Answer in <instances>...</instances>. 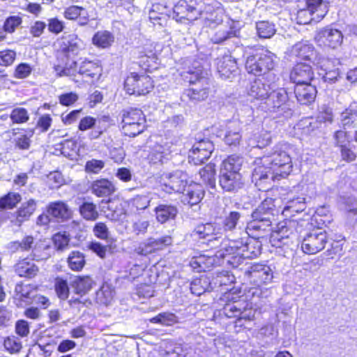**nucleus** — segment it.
<instances>
[{"label":"nucleus","mask_w":357,"mask_h":357,"mask_svg":"<svg viewBox=\"0 0 357 357\" xmlns=\"http://www.w3.org/2000/svg\"><path fill=\"white\" fill-rule=\"evenodd\" d=\"M255 165L252 178L259 186L285 178L292 170L290 155L279 146H276L273 152L256 158Z\"/></svg>","instance_id":"f257e3e1"},{"label":"nucleus","mask_w":357,"mask_h":357,"mask_svg":"<svg viewBox=\"0 0 357 357\" xmlns=\"http://www.w3.org/2000/svg\"><path fill=\"white\" fill-rule=\"evenodd\" d=\"M242 158L229 156L223 160L220 172L219 183L227 192H235L243 186L242 176L240 173Z\"/></svg>","instance_id":"f03ea898"},{"label":"nucleus","mask_w":357,"mask_h":357,"mask_svg":"<svg viewBox=\"0 0 357 357\" xmlns=\"http://www.w3.org/2000/svg\"><path fill=\"white\" fill-rule=\"evenodd\" d=\"M54 70L59 77H75L78 73L85 78L98 79L101 75L102 69L98 61L84 60L79 65L77 62L72 61L65 67L56 66Z\"/></svg>","instance_id":"7ed1b4c3"},{"label":"nucleus","mask_w":357,"mask_h":357,"mask_svg":"<svg viewBox=\"0 0 357 357\" xmlns=\"http://www.w3.org/2000/svg\"><path fill=\"white\" fill-rule=\"evenodd\" d=\"M275 54L268 50L256 52L247 58L245 68L248 73L273 78L274 74L271 71L275 66Z\"/></svg>","instance_id":"20e7f679"},{"label":"nucleus","mask_w":357,"mask_h":357,"mask_svg":"<svg viewBox=\"0 0 357 357\" xmlns=\"http://www.w3.org/2000/svg\"><path fill=\"white\" fill-rule=\"evenodd\" d=\"M186 172L176 169L163 172L158 178L161 190L167 193H183L189 183Z\"/></svg>","instance_id":"39448f33"},{"label":"nucleus","mask_w":357,"mask_h":357,"mask_svg":"<svg viewBox=\"0 0 357 357\" xmlns=\"http://www.w3.org/2000/svg\"><path fill=\"white\" fill-rule=\"evenodd\" d=\"M190 77L185 76L188 79L190 84H194L195 86L188 89L186 94L192 100L201 101L205 100L209 93V87L207 79L204 78V72L199 66H193L187 72Z\"/></svg>","instance_id":"423d86ee"},{"label":"nucleus","mask_w":357,"mask_h":357,"mask_svg":"<svg viewBox=\"0 0 357 357\" xmlns=\"http://www.w3.org/2000/svg\"><path fill=\"white\" fill-rule=\"evenodd\" d=\"M264 105L267 111L279 116H289L291 114L288 94L284 88L270 91Z\"/></svg>","instance_id":"0eeeda50"},{"label":"nucleus","mask_w":357,"mask_h":357,"mask_svg":"<svg viewBox=\"0 0 357 357\" xmlns=\"http://www.w3.org/2000/svg\"><path fill=\"white\" fill-rule=\"evenodd\" d=\"M122 123L123 132L129 137H135L144 130L145 116L141 109L132 108L123 114Z\"/></svg>","instance_id":"6e6552de"},{"label":"nucleus","mask_w":357,"mask_h":357,"mask_svg":"<svg viewBox=\"0 0 357 357\" xmlns=\"http://www.w3.org/2000/svg\"><path fill=\"white\" fill-rule=\"evenodd\" d=\"M151 78L144 74L138 75L131 73L124 82V88L126 92L130 95L137 96L149 93L153 89Z\"/></svg>","instance_id":"1a4fd4ad"},{"label":"nucleus","mask_w":357,"mask_h":357,"mask_svg":"<svg viewBox=\"0 0 357 357\" xmlns=\"http://www.w3.org/2000/svg\"><path fill=\"white\" fill-rule=\"evenodd\" d=\"M195 140L188 153V162L195 165H199L210 158L214 150V145L207 138L196 137Z\"/></svg>","instance_id":"9d476101"},{"label":"nucleus","mask_w":357,"mask_h":357,"mask_svg":"<svg viewBox=\"0 0 357 357\" xmlns=\"http://www.w3.org/2000/svg\"><path fill=\"white\" fill-rule=\"evenodd\" d=\"M248 280L256 287L270 284L273 278L271 268L265 264H252L245 272Z\"/></svg>","instance_id":"9b49d317"},{"label":"nucleus","mask_w":357,"mask_h":357,"mask_svg":"<svg viewBox=\"0 0 357 357\" xmlns=\"http://www.w3.org/2000/svg\"><path fill=\"white\" fill-rule=\"evenodd\" d=\"M328 242L326 231L316 229L307 234L303 239L301 249L304 253L314 255L321 251Z\"/></svg>","instance_id":"f8f14e48"},{"label":"nucleus","mask_w":357,"mask_h":357,"mask_svg":"<svg viewBox=\"0 0 357 357\" xmlns=\"http://www.w3.org/2000/svg\"><path fill=\"white\" fill-rule=\"evenodd\" d=\"M315 40L319 46L336 49L342 43L343 34L338 29L326 26L317 31Z\"/></svg>","instance_id":"ddd939ff"},{"label":"nucleus","mask_w":357,"mask_h":357,"mask_svg":"<svg viewBox=\"0 0 357 357\" xmlns=\"http://www.w3.org/2000/svg\"><path fill=\"white\" fill-rule=\"evenodd\" d=\"M203 5L195 0H179L174 6V13L180 19L195 20L202 14Z\"/></svg>","instance_id":"4468645a"},{"label":"nucleus","mask_w":357,"mask_h":357,"mask_svg":"<svg viewBox=\"0 0 357 357\" xmlns=\"http://www.w3.org/2000/svg\"><path fill=\"white\" fill-rule=\"evenodd\" d=\"M237 24V22L227 20L223 24L213 29L210 33L211 40L213 43L219 44L231 38L238 37L240 30Z\"/></svg>","instance_id":"2eb2a0df"},{"label":"nucleus","mask_w":357,"mask_h":357,"mask_svg":"<svg viewBox=\"0 0 357 357\" xmlns=\"http://www.w3.org/2000/svg\"><path fill=\"white\" fill-rule=\"evenodd\" d=\"M172 143L166 138L157 137L155 144L151 146L148 160L150 163L158 164L163 163L165 160L169 159L172 152Z\"/></svg>","instance_id":"dca6fc26"},{"label":"nucleus","mask_w":357,"mask_h":357,"mask_svg":"<svg viewBox=\"0 0 357 357\" xmlns=\"http://www.w3.org/2000/svg\"><path fill=\"white\" fill-rule=\"evenodd\" d=\"M172 238L169 236H162L158 238H150L142 242L135 248L138 255L146 256L158 250H160L172 244Z\"/></svg>","instance_id":"f3484780"},{"label":"nucleus","mask_w":357,"mask_h":357,"mask_svg":"<svg viewBox=\"0 0 357 357\" xmlns=\"http://www.w3.org/2000/svg\"><path fill=\"white\" fill-rule=\"evenodd\" d=\"M267 78L262 76L250 83L248 89V95L251 99L266 100L272 89L271 84L266 82Z\"/></svg>","instance_id":"a211bd4d"},{"label":"nucleus","mask_w":357,"mask_h":357,"mask_svg":"<svg viewBox=\"0 0 357 357\" xmlns=\"http://www.w3.org/2000/svg\"><path fill=\"white\" fill-rule=\"evenodd\" d=\"M314 78V72L310 65L298 63L291 70L290 79L296 85L311 83Z\"/></svg>","instance_id":"6ab92c4d"},{"label":"nucleus","mask_w":357,"mask_h":357,"mask_svg":"<svg viewBox=\"0 0 357 357\" xmlns=\"http://www.w3.org/2000/svg\"><path fill=\"white\" fill-rule=\"evenodd\" d=\"M222 229L218 227L215 223L201 224L196 226L192 232L195 238L207 239L209 242L218 241L221 234Z\"/></svg>","instance_id":"aec40b11"},{"label":"nucleus","mask_w":357,"mask_h":357,"mask_svg":"<svg viewBox=\"0 0 357 357\" xmlns=\"http://www.w3.org/2000/svg\"><path fill=\"white\" fill-rule=\"evenodd\" d=\"M241 241L225 240L221 243L220 248L217 251L215 257L226 259L227 262L233 266L232 261L236 257L241 256Z\"/></svg>","instance_id":"412c9836"},{"label":"nucleus","mask_w":357,"mask_h":357,"mask_svg":"<svg viewBox=\"0 0 357 357\" xmlns=\"http://www.w3.org/2000/svg\"><path fill=\"white\" fill-rule=\"evenodd\" d=\"M224 300L227 301L223 307L225 315L229 318L238 317L245 301L244 296L235 295L230 291L224 295Z\"/></svg>","instance_id":"4be33fe9"},{"label":"nucleus","mask_w":357,"mask_h":357,"mask_svg":"<svg viewBox=\"0 0 357 357\" xmlns=\"http://www.w3.org/2000/svg\"><path fill=\"white\" fill-rule=\"evenodd\" d=\"M240 252L241 256L236 257L237 258L234 259L235 261H232L234 267H237L244 259H253L258 257L261 254V243L257 239L245 243L241 241Z\"/></svg>","instance_id":"5701e85b"},{"label":"nucleus","mask_w":357,"mask_h":357,"mask_svg":"<svg viewBox=\"0 0 357 357\" xmlns=\"http://www.w3.org/2000/svg\"><path fill=\"white\" fill-rule=\"evenodd\" d=\"M215 65L220 77L224 79L231 78L238 70L236 61L230 54L217 58Z\"/></svg>","instance_id":"b1692460"},{"label":"nucleus","mask_w":357,"mask_h":357,"mask_svg":"<svg viewBox=\"0 0 357 357\" xmlns=\"http://www.w3.org/2000/svg\"><path fill=\"white\" fill-rule=\"evenodd\" d=\"M272 222L269 220L252 218L247 224L245 233L253 239L264 237L271 230Z\"/></svg>","instance_id":"393cba45"},{"label":"nucleus","mask_w":357,"mask_h":357,"mask_svg":"<svg viewBox=\"0 0 357 357\" xmlns=\"http://www.w3.org/2000/svg\"><path fill=\"white\" fill-rule=\"evenodd\" d=\"M275 202L276 200L272 198H266L252 212V218L261 220L266 218L272 222L274 220V216L279 212L276 208Z\"/></svg>","instance_id":"a878e982"},{"label":"nucleus","mask_w":357,"mask_h":357,"mask_svg":"<svg viewBox=\"0 0 357 357\" xmlns=\"http://www.w3.org/2000/svg\"><path fill=\"white\" fill-rule=\"evenodd\" d=\"M317 89L311 83L307 84L295 85L294 93L296 100L301 105H310L317 96Z\"/></svg>","instance_id":"bb28decb"},{"label":"nucleus","mask_w":357,"mask_h":357,"mask_svg":"<svg viewBox=\"0 0 357 357\" xmlns=\"http://www.w3.org/2000/svg\"><path fill=\"white\" fill-rule=\"evenodd\" d=\"M60 48L68 56H75L83 48V42L75 35H68L61 39Z\"/></svg>","instance_id":"cd10ccee"},{"label":"nucleus","mask_w":357,"mask_h":357,"mask_svg":"<svg viewBox=\"0 0 357 357\" xmlns=\"http://www.w3.org/2000/svg\"><path fill=\"white\" fill-rule=\"evenodd\" d=\"M210 10L211 8H208V10L206 12L202 10V14L200 13L199 15V19L202 20L204 24L206 26L211 27L212 29L219 25L223 24L225 22L222 10L218 9L209 11Z\"/></svg>","instance_id":"c85d7f7f"},{"label":"nucleus","mask_w":357,"mask_h":357,"mask_svg":"<svg viewBox=\"0 0 357 357\" xmlns=\"http://www.w3.org/2000/svg\"><path fill=\"white\" fill-rule=\"evenodd\" d=\"M154 212L158 222L164 224L175 219L178 214L176 206L172 204H160L155 208Z\"/></svg>","instance_id":"c756f323"},{"label":"nucleus","mask_w":357,"mask_h":357,"mask_svg":"<svg viewBox=\"0 0 357 357\" xmlns=\"http://www.w3.org/2000/svg\"><path fill=\"white\" fill-rule=\"evenodd\" d=\"M244 225L242 220V215L237 211H229L226 213L223 222L224 231H234L236 229H241Z\"/></svg>","instance_id":"7c9ffc66"},{"label":"nucleus","mask_w":357,"mask_h":357,"mask_svg":"<svg viewBox=\"0 0 357 357\" xmlns=\"http://www.w3.org/2000/svg\"><path fill=\"white\" fill-rule=\"evenodd\" d=\"M187 194L184 196L183 202L192 206L201 202L204 195V190L202 185L199 183H188Z\"/></svg>","instance_id":"2f4dec72"},{"label":"nucleus","mask_w":357,"mask_h":357,"mask_svg":"<svg viewBox=\"0 0 357 357\" xmlns=\"http://www.w3.org/2000/svg\"><path fill=\"white\" fill-rule=\"evenodd\" d=\"M47 212L53 217L63 220H67L71 216V211L68 206L61 201L50 203L47 208Z\"/></svg>","instance_id":"473e14b6"},{"label":"nucleus","mask_w":357,"mask_h":357,"mask_svg":"<svg viewBox=\"0 0 357 357\" xmlns=\"http://www.w3.org/2000/svg\"><path fill=\"white\" fill-rule=\"evenodd\" d=\"M305 207V198L297 197L289 199L285 202L282 213L286 217L292 216L295 213L304 211Z\"/></svg>","instance_id":"72a5a7b5"},{"label":"nucleus","mask_w":357,"mask_h":357,"mask_svg":"<svg viewBox=\"0 0 357 357\" xmlns=\"http://www.w3.org/2000/svg\"><path fill=\"white\" fill-rule=\"evenodd\" d=\"M314 47L307 42H299L295 44L290 50L291 57L308 59L313 54Z\"/></svg>","instance_id":"f704fd0d"},{"label":"nucleus","mask_w":357,"mask_h":357,"mask_svg":"<svg viewBox=\"0 0 357 357\" xmlns=\"http://www.w3.org/2000/svg\"><path fill=\"white\" fill-rule=\"evenodd\" d=\"M36 208V202L33 199H29L26 203H24L17 212L15 224L18 226L21 225L24 221L29 218L35 211Z\"/></svg>","instance_id":"c9c22d12"},{"label":"nucleus","mask_w":357,"mask_h":357,"mask_svg":"<svg viewBox=\"0 0 357 357\" xmlns=\"http://www.w3.org/2000/svg\"><path fill=\"white\" fill-rule=\"evenodd\" d=\"M15 272L20 277L32 278L38 273V268L33 261L24 259L16 264Z\"/></svg>","instance_id":"e433bc0d"},{"label":"nucleus","mask_w":357,"mask_h":357,"mask_svg":"<svg viewBox=\"0 0 357 357\" xmlns=\"http://www.w3.org/2000/svg\"><path fill=\"white\" fill-rule=\"evenodd\" d=\"M91 190L98 197H107L110 195L115 188L111 181L107 179H100L93 183Z\"/></svg>","instance_id":"4c0bfd02"},{"label":"nucleus","mask_w":357,"mask_h":357,"mask_svg":"<svg viewBox=\"0 0 357 357\" xmlns=\"http://www.w3.org/2000/svg\"><path fill=\"white\" fill-rule=\"evenodd\" d=\"M215 263L213 257L206 255H199L194 257L190 261V265L192 269L197 272H205L209 269Z\"/></svg>","instance_id":"58836bf2"},{"label":"nucleus","mask_w":357,"mask_h":357,"mask_svg":"<svg viewBox=\"0 0 357 357\" xmlns=\"http://www.w3.org/2000/svg\"><path fill=\"white\" fill-rule=\"evenodd\" d=\"M114 41V35L108 31H99L92 38L93 44L103 49L110 47Z\"/></svg>","instance_id":"ea45409f"},{"label":"nucleus","mask_w":357,"mask_h":357,"mask_svg":"<svg viewBox=\"0 0 357 357\" xmlns=\"http://www.w3.org/2000/svg\"><path fill=\"white\" fill-rule=\"evenodd\" d=\"M307 8L314 15V22H319L327 13V6L322 0H307Z\"/></svg>","instance_id":"a19ab883"},{"label":"nucleus","mask_w":357,"mask_h":357,"mask_svg":"<svg viewBox=\"0 0 357 357\" xmlns=\"http://www.w3.org/2000/svg\"><path fill=\"white\" fill-rule=\"evenodd\" d=\"M93 284V281L89 277H75L71 282V285L75 292L79 294H86Z\"/></svg>","instance_id":"79ce46f5"},{"label":"nucleus","mask_w":357,"mask_h":357,"mask_svg":"<svg viewBox=\"0 0 357 357\" xmlns=\"http://www.w3.org/2000/svg\"><path fill=\"white\" fill-rule=\"evenodd\" d=\"M215 165L213 163L206 165L199 171V175L202 181L211 188L215 187Z\"/></svg>","instance_id":"37998d69"},{"label":"nucleus","mask_w":357,"mask_h":357,"mask_svg":"<svg viewBox=\"0 0 357 357\" xmlns=\"http://www.w3.org/2000/svg\"><path fill=\"white\" fill-rule=\"evenodd\" d=\"M255 26L257 36L261 38H270L276 32L275 24L269 21H259Z\"/></svg>","instance_id":"c03bdc74"},{"label":"nucleus","mask_w":357,"mask_h":357,"mask_svg":"<svg viewBox=\"0 0 357 357\" xmlns=\"http://www.w3.org/2000/svg\"><path fill=\"white\" fill-rule=\"evenodd\" d=\"M21 196L19 193L9 192L0 199V214L6 208H12L20 202Z\"/></svg>","instance_id":"a18cd8bd"},{"label":"nucleus","mask_w":357,"mask_h":357,"mask_svg":"<svg viewBox=\"0 0 357 357\" xmlns=\"http://www.w3.org/2000/svg\"><path fill=\"white\" fill-rule=\"evenodd\" d=\"M139 54V62L145 70L155 68L158 58L152 50L148 52L142 51Z\"/></svg>","instance_id":"49530a36"},{"label":"nucleus","mask_w":357,"mask_h":357,"mask_svg":"<svg viewBox=\"0 0 357 357\" xmlns=\"http://www.w3.org/2000/svg\"><path fill=\"white\" fill-rule=\"evenodd\" d=\"M208 279L206 276H201L199 278L195 279L190 284V291L192 294L200 296L209 288Z\"/></svg>","instance_id":"de8ad7c7"},{"label":"nucleus","mask_w":357,"mask_h":357,"mask_svg":"<svg viewBox=\"0 0 357 357\" xmlns=\"http://www.w3.org/2000/svg\"><path fill=\"white\" fill-rule=\"evenodd\" d=\"M81 215L86 220H96L98 218L96 206L91 202H84L79 207Z\"/></svg>","instance_id":"09e8293b"},{"label":"nucleus","mask_w":357,"mask_h":357,"mask_svg":"<svg viewBox=\"0 0 357 357\" xmlns=\"http://www.w3.org/2000/svg\"><path fill=\"white\" fill-rule=\"evenodd\" d=\"M68 266L73 271H80L85 264L84 255L78 251L72 252L68 258Z\"/></svg>","instance_id":"8fccbe9b"},{"label":"nucleus","mask_w":357,"mask_h":357,"mask_svg":"<svg viewBox=\"0 0 357 357\" xmlns=\"http://www.w3.org/2000/svg\"><path fill=\"white\" fill-rule=\"evenodd\" d=\"M151 323L160 324L164 326H172L178 322V317L171 312L160 313L150 319Z\"/></svg>","instance_id":"3c124183"},{"label":"nucleus","mask_w":357,"mask_h":357,"mask_svg":"<svg viewBox=\"0 0 357 357\" xmlns=\"http://www.w3.org/2000/svg\"><path fill=\"white\" fill-rule=\"evenodd\" d=\"M255 315V310L252 308L251 303H249L245 301L242 307V310H241V313L238 317L236 324L241 326H243V324L241 323L242 320L251 321L254 319Z\"/></svg>","instance_id":"603ef678"},{"label":"nucleus","mask_w":357,"mask_h":357,"mask_svg":"<svg viewBox=\"0 0 357 357\" xmlns=\"http://www.w3.org/2000/svg\"><path fill=\"white\" fill-rule=\"evenodd\" d=\"M271 142V135L268 132H263L257 137L256 139H249L248 145L251 147L264 148Z\"/></svg>","instance_id":"864d4df0"},{"label":"nucleus","mask_w":357,"mask_h":357,"mask_svg":"<svg viewBox=\"0 0 357 357\" xmlns=\"http://www.w3.org/2000/svg\"><path fill=\"white\" fill-rule=\"evenodd\" d=\"M10 118L13 123H24L29 119L27 110L22 107H17L12 110Z\"/></svg>","instance_id":"5fc2aeb1"},{"label":"nucleus","mask_w":357,"mask_h":357,"mask_svg":"<svg viewBox=\"0 0 357 357\" xmlns=\"http://www.w3.org/2000/svg\"><path fill=\"white\" fill-rule=\"evenodd\" d=\"M341 122L344 130L355 127L357 124V113L346 110L341 115Z\"/></svg>","instance_id":"6e6d98bb"},{"label":"nucleus","mask_w":357,"mask_h":357,"mask_svg":"<svg viewBox=\"0 0 357 357\" xmlns=\"http://www.w3.org/2000/svg\"><path fill=\"white\" fill-rule=\"evenodd\" d=\"M234 126H230L228 128V130L227 131L225 136V142L228 145H237L239 144L240 139L241 138V135L239 132V129L238 128H234L232 129Z\"/></svg>","instance_id":"4d7b16f0"},{"label":"nucleus","mask_w":357,"mask_h":357,"mask_svg":"<svg viewBox=\"0 0 357 357\" xmlns=\"http://www.w3.org/2000/svg\"><path fill=\"white\" fill-rule=\"evenodd\" d=\"M33 135V130H30L26 134L20 135L15 138V146L21 150H27L31 145V138Z\"/></svg>","instance_id":"13d9d810"},{"label":"nucleus","mask_w":357,"mask_h":357,"mask_svg":"<svg viewBox=\"0 0 357 357\" xmlns=\"http://www.w3.org/2000/svg\"><path fill=\"white\" fill-rule=\"evenodd\" d=\"M340 65V61L338 59L322 58L318 63V67L325 73L334 70V68H338Z\"/></svg>","instance_id":"bf43d9fd"},{"label":"nucleus","mask_w":357,"mask_h":357,"mask_svg":"<svg viewBox=\"0 0 357 357\" xmlns=\"http://www.w3.org/2000/svg\"><path fill=\"white\" fill-rule=\"evenodd\" d=\"M292 225H294V222L291 221L288 222H280L277 225L276 228V230L283 236V237L287 238L289 242L293 237L296 236V234L294 233V226Z\"/></svg>","instance_id":"052dcab7"},{"label":"nucleus","mask_w":357,"mask_h":357,"mask_svg":"<svg viewBox=\"0 0 357 357\" xmlns=\"http://www.w3.org/2000/svg\"><path fill=\"white\" fill-rule=\"evenodd\" d=\"M296 20L298 24H307L314 21V15L307 8L301 9L297 12Z\"/></svg>","instance_id":"680f3d73"},{"label":"nucleus","mask_w":357,"mask_h":357,"mask_svg":"<svg viewBox=\"0 0 357 357\" xmlns=\"http://www.w3.org/2000/svg\"><path fill=\"white\" fill-rule=\"evenodd\" d=\"M105 119H98V123L91 128V132L88 134V137L91 140L99 138L107 129V127L105 125Z\"/></svg>","instance_id":"e2e57ef3"},{"label":"nucleus","mask_w":357,"mask_h":357,"mask_svg":"<svg viewBox=\"0 0 357 357\" xmlns=\"http://www.w3.org/2000/svg\"><path fill=\"white\" fill-rule=\"evenodd\" d=\"M16 53L13 50H5L0 52V66H10L15 61Z\"/></svg>","instance_id":"0e129e2a"},{"label":"nucleus","mask_w":357,"mask_h":357,"mask_svg":"<svg viewBox=\"0 0 357 357\" xmlns=\"http://www.w3.org/2000/svg\"><path fill=\"white\" fill-rule=\"evenodd\" d=\"M98 299L105 305H108L113 298V292L108 286H102L97 292Z\"/></svg>","instance_id":"69168bd1"},{"label":"nucleus","mask_w":357,"mask_h":357,"mask_svg":"<svg viewBox=\"0 0 357 357\" xmlns=\"http://www.w3.org/2000/svg\"><path fill=\"white\" fill-rule=\"evenodd\" d=\"M317 118L319 122L331 123L333 119L331 108L326 105L321 106Z\"/></svg>","instance_id":"338daca9"},{"label":"nucleus","mask_w":357,"mask_h":357,"mask_svg":"<svg viewBox=\"0 0 357 357\" xmlns=\"http://www.w3.org/2000/svg\"><path fill=\"white\" fill-rule=\"evenodd\" d=\"M21 23L22 20L19 16H10L8 17L4 22V31L6 32L13 33Z\"/></svg>","instance_id":"774afa93"}]
</instances>
